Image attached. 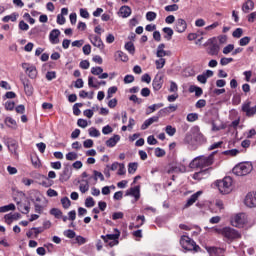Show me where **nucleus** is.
<instances>
[{
  "label": "nucleus",
  "mask_w": 256,
  "mask_h": 256,
  "mask_svg": "<svg viewBox=\"0 0 256 256\" xmlns=\"http://www.w3.org/2000/svg\"><path fill=\"white\" fill-rule=\"evenodd\" d=\"M217 152L214 151L212 152L209 156H199L196 158H193V160L190 162V167L191 168H205V167H210V165H213L214 163V155Z\"/></svg>",
  "instance_id": "nucleus-1"
},
{
  "label": "nucleus",
  "mask_w": 256,
  "mask_h": 256,
  "mask_svg": "<svg viewBox=\"0 0 256 256\" xmlns=\"http://www.w3.org/2000/svg\"><path fill=\"white\" fill-rule=\"evenodd\" d=\"M179 244L182 249L188 252H199L201 250L200 246L196 244L195 240L189 238L186 235L180 237Z\"/></svg>",
  "instance_id": "nucleus-2"
},
{
  "label": "nucleus",
  "mask_w": 256,
  "mask_h": 256,
  "mask_svg": "<svg viewBox=\"0 0 256 256\" xmlns=\"http://www.w3.org/2000/svg\"><path fill=\"white\" fill-rule=\"evenodd\" d=\"M253 171V165L251 162H242L233 168V173L238 177H243L250 174Z\"/></svg>",
  "instance_id": "nucleus-3"
},
{
  "label": "nucleus",
  "mask_w": 256,
  "mask_h": 256,
  "mask_svg": "<svg viewBox=\"0 0 256 256\" xmlns=\"http://www.w3.org/2000/svg\"><path fill=\"white\" fill-rule=\"evenodd\" d=\"M233 180L230 176L224 177L222 180L216 181V186L222 194H229L232 191Z\"/></svg>",
  "instance_id": "nucleus-4"
},
{
  "label": "nucleus",
  "mask_w": 256,
  "mask_h": 256,
  "mask_svg": "<svg viewBox=\"0 0 256 256\" xmlns=\"http://www.w3.org/2000/svg\"><path fill=\"white\" fill-rule=\"evenodd\" d=\"M208 47V54L210 56H217L219 51L221 50V47L218 45L217 38L212 37L207 40Z\"/></svg>",
  "instance_id": "nucleus-5"
},
{
  "label": "nucleus",
  "mask_w": 256,
  "mask_h": 256,
  "mask_svg": "<svg viewBox=\"0 0 256 256\" xmlns=\"http://www.w3.org/2000/svg\"><path fill=\"white\" fill-rule=\"evenodd\" d=\"M222 235L229 240H236L241 237L240 233L231 227H224L221 231Z\"/></svg>",
  "instance_id": "nucleus-6"
},
{
  "label": "nucleus",
  "mask_w": 256,
  "mask_h": 256,
  "mask_svg": "<svg viewBox=\"0 0 256 256\" xmlns=\"http://www.w3.org/2000/svg\"><path fill=\"white\" fill-rule=\"evenodd\" d=\"M246 222L247 218L245 213H238L231 220L232 226L236 228H243Z\"/></svg>",
  "instance_id": "nucleus-7"
},
{
  "label": "nucleus",
  "mask_w": 256,
  "mask_h": 256,
  "mask_svg": "<svg viewBox=\"0 0 256 256\" xmlns=\"http://www.w3.org/2000/svg\"><path fill=\"white\" fill-rule=\"evenodd\" d=\"M21 67L25 70L30 79L34 80L37 78L38 71L34 64L22 63Z\"/></svg>",
  "instance_id": "nucleus-8"
},
{
  "label": "nucleus",
  "mask_w": 256,
  "mask_h": 256,
  "mask_svg": "<svg viewBox=\"0 0 256 256\" xmlns=\"http://www.w3.org/2000/svg\"><path fill=\"white\" fill-rule=\"evenodd\" d=\"M5 145L10 153L17 155V151L19 148V144L17 141L13 140L12 138H7L5 141Z\"/></svg>",
  "instance_id": "nucleus-9"
},
{
  "label": "nucleus",
  "mask_w": 256,
  "mask_h": 256,
  "mask_svg": "<svg viewBox=\"0 0 256 256\" xmlns=\"http://www.w3.org/2000/svg\"><path fill=\"white\" fill-rule=\"evenodd\" d=\"M245 206L249 208L256 207V192H250L247 194L244 200Z\"/></svg>",
  "instance_id": "nucleus-10"
},
{
  "label": "nucleus",
  "mask_w": 256,
  "mask_h": 256,
  "mask_svg": "<svg viewBox=\"0 0 256 256\" xmlns=\"http://www.w3.org/2000/svg\"><path fill=\"white\" fill-rule=\"evenodd\" d=\"M178 110V105H173V104H170L169 106L159 110V112L157 113V116L159 118L161 117H165L167 114H170L174 111H177Z\"/></svg>",
  "instance_id": "nucleus-11"
},
{
  "label": "nucleus",
  "mask_w": 256,
  "mask_h": 256,
  "mask_svg": "<svg viewBox=\"0 0 256 256\" xmlns=\"http://www.w3.org/2000/svg\"><path fill=\"white\" fill-rule=\"evenodd\" d=\"M89 40L94 47H97L100 50H103L105 48V44H103L100 36L90 35Z\"/></svg>",
  "instance_id": "nucleus-12"
},
{
  "label": "nucleus",
  "mask_w": 256,
  "mask_h": 256,
  "mask_svg": "<svg viewBox=\"0 0 256 256\" xmlns=\"http://www.w3.org/2000/svg\"><path fill=\"white\" fill-rule=\"evenodd\" d=\"M187 29V22L184 19H177L174 25V31L184 33Z\"/></svg>",
  "instance_id": "nucleus-13"
},
{
  "label": "nucleus",
  "mask_w": 256,
  "mask_h": 256,
  "mask_svg": "<svg viewBox=\"0 0 256 256\" xmlns=\"http://www.w3.org/2000/svg\"><path fill=\"white\" fill-rule=\"evenodd\" d=\"M22 215L19 212H15V213H8L4 215V219L5 222L8 225H11L13 223V221H19V219H21Z\"/></svg>",
  "instance_id": "nucleus-14"
},
{
  "label": "nucleus",
  "mask_w": 256,
  "mask_h": 256,
  "mask_svg": "<svg viewBox=\"0 0 256 256\" xmlns=\"http://www.w3.org/2000/svg\"><path fill=\"white\" fill-rule=\"evenodd\" d=\"M120 236H121L120 230L115 228L114 229V234H107L104 237V241L105 242L115 241V243H120V241H119Z\"/></svg>",
  "instance_id": "nucleus-15"
},
{
  "label": "nucleus",
  "mask_w": 256,
  "mask_h": 256,
  "mask_svg": "<svg viewBox=\"0 0 256 256\" xmlns=\"http://www.w3.org/2000/svg\"><path fill=\"white\" fill-rule=\"evenodd\" d=\"M60 35H61V31H59L58 29H54L50 31L49 42L52 43V45H58Z\"/></svg>",
  "instance_id": "nucleus-16"
},
{
  "label": "nucleus",
  "mask_w": 256,
  "mask_h": 256,
  "mask_svg": "<svg viewBox=\"0 0 256 256\" xmlns=\"http://www.w3.org/2000/svg\"><path fill=\"white\" fill-rule=\"evenodd\" d=\"M186 172V166L183 164H177L175 166H170L167 169L168 174H174V173H185Z\"/></svg>",
  "instance_id": "nucleus-17"
},
{
  "label": "nucleus",
  "mask_w": 256,
  "mask_h": 256,
  "mask_svg": "<svg viewBox=\"0 0 256 256\" xmlns=\"http://www.w3.org/2000/svg\"><path fill=\"white\" fill-rule=\"evenodd\" d=\"M242 111H244L246 113V116L252 117V116H254L256 114V105L251 107V103L250 102H248L246 104H243Z\"/></svg>",
  "instance_id": "nucleus-18"
},
{
  "label": "nucleus",
  "mask_w": 256,
  "mask_h": 256,
  "mask_svg": "<svg viewBox=\"0 0 256 256\" xmlns=\"http://www.w3.org/2000/svg\"><path fill=\"white\" fill-rule=\"evenodd\" d=\"M92 173L93 174L89 177V180L92 181V185H96L98 182V179H100V181H105V176L102 174V172L93 170Z\"/></svg>",
  "instance_id": "nucleus-19"
},
{
  "label": "nucleus",
  "mask_w": 256,
  "mask_h": 256,
  "mask_svg": "<svg viewBox=\"0 0 256 256\" xmlns=\"http://www.w3.org/2000/svg\"><path fill=\"white\" fill-rule=\"evenodd\" d=\"M89 185H93V181H91L89 178L81 180L79 184L80 193H87L89 190Z\"/></svg>",
  "instance_id": "nucleus-20"
},
{
  "label": "nucleus",
  "mask_w": 256,
  "mask_h": 256,
  "mask_svg": "<svg viewBox=\"0 0 256 256\" xmlns=\"http://www.w3.org/2000/svg\"><path fill=\"white\" fill-rule=\"evenodd\" d=\"M164 85V77L163 76H155L154 81H152V87L155 91H159Z\"/></svg>",
  "instance_id": "nucleus-21"
},
{
  "label": "nucleus",
  "mask_w": 256,
  "mask_h": 256,
  "mask_svg": "<svg viewBox=\"0 0 256 256\" xmlns=\"http://www.w3.org/2000/svg\"><path fill=\"white\" fill-rule=\"evenodd\" d=\"M209 256H224V249L217 247H207L206 248Z\"/></svg>",
  "instance_id": "nucleus-22"
},
{
  "label": "nucleus",
  "mask_w": 256,
  "mask_h": 256,
  "mask_svg": "<svg viewBox=\"0 0 256 256\" xmlns=\"http://www.w3.org/2000/svg\"><path fill=\"white\" fill-rule=\"evenodd\" d=\"M126 195L133 196L135 198V201H138L140 199V186L131 187L127 191Z\"/></svg>",
  "instance_id": "nucleus-23"
},
{
  "label": "nucleus",
  "mask_w": 256,
  "mask_h": 256,
  "mask_svg": "<svg viewBox=\"0 0 256 256\" xmlns=\"http://www.w3.org/2000/svg\"><path fill=\"white\" fill-rule=\"evenodd\" d=\"M166 47V45L164 43L160 44L157 48V57H159L160 59L163 57H169L171 55L170 51H166L164 50Z\"/></svg>",
  "instance_id": "nucleus-24"
},
{
  "label": "nucleus",
  "mask_w": 256,
  "mask_h": 256,
  "mask_svg": "<svg viewBox=\"0 0 256 256\" xmlns=\"http://www.w3.org/2000/svg\"><path fill=\"white\" fill-rule=\"evenodd\" d=\"M202 191H198L196 193H194L193 195L190 196V198H188L185 208L191 207L193 206L196 201L199 199V197L201 196Z\"/></svg>",
  "instance_id": "nucleus-25"
},
{
  "label": "nucleus",
  "mask_w": 256,
  "mask_h": 256,
  "mask_svg": "<svg viewBox=\"0 0 256 256\" xmlns=\"http://www.w3.org/2000/svg\"><path fill=\"white\" fill-rule=\"evenodd\" d=\"M160 117L158 115L148 118L144 121V123L141 126L142 130H146L150 125H153L154 123H157L159 121Z\"/></svg>",
  "instance_id": "nucleus-26"
},
{
  "label": "nucleus",
  "mask_w": 256,
  "mask_h": 256,
  "mask_svg": "<svg viewBox=\"0 0 256 256\" xmlns=\"http://www.w3.org/2000/svg\"><path fill=\"white\" fill-rule=\"evenodd\" d=\"M160 117L158 115L148 118L144 121V123L141 126L142 130H146L150 125H153L154 123H157L159 121Z\"/></svg>",
  "instance_id": "nucleus-27"
},
{
  "label": "nucleus",
  "mask_w": 256,
  "mask_h": 256,
  "mask_svg": "<svg viewBox=\"0 0 256 256\" xmlns=\"http://www.w3.org/2000/svg\"><path fill=\"white\" fill-rule=\"evenodd\" d=\"M120 140H121V136L115 134L113 137H110V139H108L105 144L108 148H114L116 144L119 143Z\"/></svg>",
  "instance_id": "nucleus-28"
},
{
  "label": "nucleus",
  "mask_w": 256,
  "mask_h": 256,
  "mask_svg": "<svg viewBox=\"0 0 256 256\" xmlns=\"http://www.w3.org/2000/svg\"><path fill=\"white\" fill-rule=\"evenodd\" d=\"M100 85H107V82L105 80H102L97 82V84H94V76H88V86L90 88L98 89Z\"/></svg>",
  "instance_id": "nucleus-29"
},
{
  "label": "nucleus",
  "mask_w": 256,
  "mask_h": 256,
  "mask_svg": "<svg viewBox=\"0 0 256 256\" xmlns=\"http://www.w3.org/2000/svg\"><path fill=\"white\" fill-rule=\"evenodd\" d=\"M254 6H255V4H254V1H253V0H247V1L244 3V5H243L242 10H243V12H244L245 14H247V13H249L250 11H253Z\"/></svg>",
  "instance_id": "nucleus-30"
},
{
  "label": "nucleus",
  "mask_w": 256,
  "mask_h": 256,
  "mask_svg": "<svg viewBox=\"0 0 256 256\" xmlns=\"http://www.w3.org/2000/svg\"><path fill=\"white\" fill-rule=\"evenodd\" d=\"M209 176V170L208 169H205L203 171H200V172H195L193 174V179L195 180H201V179H205Z\"/></svg>",
  "instance_id": "nucleus-31"
},
{
  "label": "nucleus",
  "mask_w": 256,
  "mask_h": 256,
  "mask_svg": "<svg viewBox=\"0 0 256 256\" xmlns=\"http://www.w3.org/2000/svg\"><path fill=\"white\" fill-rule=\"evenodd\" d=\"M194 140L199 145H203L207 143V138H205L204 135L199 131L194 134Z\"/></svg>",
  "instance_id": "nucleus-32"
},
{
  "label": "nucleus",
  "mask_w": 256,
  "mask_h": 256,
  "mask_svg": "<svg viewBox=\"0 0 256 256\" xmlns=\"http://www.w3.org/2000/svg\"><path fill=\"white\" fill-rule=\"evenodd\" d=\"M136 221L137 222H140L141 221V223H138L137 225H135V224H130V226H129V229L130 230H133V229H138V228H140L143 224H144V222H145V217H144V215H138L137 216V218H136Z\"/></svg>",
  "instance_id": "nucleus-33"
},
{
  "label": "nucleus",
  "mask_w": 256,
  "mask_h": 256,
  "mask_svg": "<svg viewBox=\"0 0 256 256\" xmlns=\"http://www.w3.org/2000/svg\"><path fill=\"white\" fill-rule=\"evenodd\" d=\"M17 207L19 212L25 215H27L31 210V207H29V205H26L25 203H22V202H18Z\"/></svg>",
  "instance_id": "nucleus-34"
},
{
  "label": "nucleus",
  "mask_w": 256,
  "mask_h": 256,
  "mask_svg": "<svg viewBox=\"0 0 256 256\" xmlns=\"http://www.w3.org/2000/svg\"><path fill=\"white\" fill-rule=\"evenodd\" d=\"M18 17H19V13L14 12L11 15L4 16L2 18V22L4 23H8L9 21L15 22L17 21Z\"/></svg>",
  "instance_id": "nucleus-35"
},
{
  "label": "nucleus",
  "mask_w": 256,
  "mask_h": 256,
  "mask_svg": "<svg viewBox=\"0 0 256 256\" xmlns=\"http://www.w3.org/2000/svg\"><path fill=\"white\" fill-rule=\"evenodd\" d=\"M119 14L122 18H127L131 15V8L128 6H122L119 10Z\"/></svg>",
  "instance_id": "nucleus-36"
},
{
  "label": "nucleus",
  "mask_w": 256,
  "mask_h": 256,
  "mask_svg": "<svg viewBox=\"0 0 256 256\" xmlns=\"http://www.w3.org/2000/svg\"><path fill=\"white\" fill-rule=\"evenodd\" d=\"M189 92L195 93V97H201L203 95V90L196 85H191L189 87Z\"/></svg>",
  "instance_id": "nucleus-37"
},
{
  "label": "nucleus",
  "mask_w": 256,
  "mask_h": 256,
  "mask_svg": "<svg viewBox=\"0 0 256 256\" xmlns=\"http://www.w3.org/2000/svg\"><path fill=\"white\" fill-rule=\"evenodd\" d=\"M164 104L163 103H159V104H152L150 106H148L147 110H146V114L149 115L155 111H157L160 108H163Z\"/></svg>",
  "instance_id": "nucleus-38"
},
{
  "label": "nucleus",
  "mask_w": 256,
  "mask_h": 256,
  "mask_svg": "<svg viewBox=\"0 0 256 256\" xmlns=\"http://www.w3.org/2000/svg\"><path fill=\"white\" fill-rule=\"evenodd\" d=\"M163 33L165 34L164 35V39H166L167 41H170L172 39V36L174 34L172 28L170 27H164L162 29Z\"/></svg>",
  "instance_id": "nucleus-39"
},
{
  "label": "nucleus",
  "mask_w": 256,
  "mask_h": 256,
  "mask_svg": "<svg viewBox=\"0 0 256 256\" xmlns=\"http://www.w3.org/2000/svg\"><path fill=\"white\" fill-rule=\"evenodd\" d=\"M25 93L28 97H31L34 93V88L31 86V84L27 81L23 83Z\"/></svg>",
  "instance_id": "nucleus-40"
},
{
  "label": "nucleus",
  "mask_w": 256,
  "mask_h": 256,
  "mask_svg": "<svg viewBox=\"0 0 256 256\" xmlns=\"http://www.w3.org/2000/svg\"><path fill=\"white\" fill-rule=\"evenodd\" d=\"M124 49H126L132 56L136 53L135 45L131 41L127 42L126 45H124Z\"/></svg>",
  "instance_id": "nucleus-41"
},
{
  "label": "nucleus",
  "mask_w": 256,
  "mask_h": 256,
  "mask_svg": "<svg viewBox=\"0 0 256 256\" xmlns=\"http://www.w3.org/2000/svg\"><path fill=\"white\" fill-rule=\"evenodd\" d=\"M115 57L120 59L122 62H127L129 60L128 55L121 50L116 51Z\"/></svg>",
  "instance_id": "nucleus-42"
},
{
  "label": "nucleus",
  "mask_w": 256,
  "mask_h": 256,
  "mask_svg": "<svg viewBox=\"0 0 256 256\" xmlns=\"http://www.w3.org/2000/svg\"><path fill=\"white\" fill-rule=\"evenodd\" d=\"M88 134L91 138H99L101 133L99 132L98 129L94 128V127H91L89 128L88 130Z\"/></svg>",
  "instance_id": "nucleus-43"
},
{
  "label": "nucleus",
  "mask_w": 256,
  "mask_h": 256,
  "mask_svg": "<svg viewBox=\"0 0 256 256\" xmlns=\"http://www.w3.org/2000/svg\"><path fill=\"white\" fill-rule=\"evenodd\" d=\"M239 153L240 151L238 149H230L222 152L223 155L229 157H236Z\"/></svg>",
  "instance_id": "nucleus-44"
},
{
  "label": "nucleus",
  "mask_w": 256,
  "mask_h": 256,
  "mask_svg": "<svg viewBox=\"0 0 256 256\" xmlns=\"http://www.w3.org/2000/svg\"><path fill=\"white\" fill-rule=\"evenodd\" d=\"M14 210H15V205L13 203L0 207V213H6Z\"/></svg>",
  "instance_id": "nucleus-45"
},
{
  "label": "nucleus",
  "mask_w": 256,
  "mask_h": 256,
  "mask_svg": "<svg viewBox=\"0 0 256 256\" xmlns=\"http://www.w3.org/2000/svg\"><path fill=\"white\" fill-rule=\"evenodd\" d=\"M138 169V163L137 162H131L128 165V173L129 174H135Z\"/></svg>",
  "instance_id": "nucleus-46"
},
{
  "label": "nucleus",
  "mask_w": 256,
  "mask_h": 256,
  "mask_svg": "<svg viewBox=\"0 0 256 256\" xmlns=\"http://www.w3.org/2000/svg\"><path fill=\"white\" fill-rule=\"evenodd\" d=\"M165 133L170 136L173 137L176 133H177V129H175L174 127H172L171 125H167L165 127Z\"/></svg>",
  "instance_id": "nucleus-47"
},
{
  "label": "nucleus",
  "mask_w": 256,
  "mask_h": 256,
  "mask_svg": "<svg viewBox=\"0 0 256 256\" xmlns=\"http://www.w3.org/2000/svg\"><path fill=\"white\" fill-rule=\"evenodd\" d=\"M50 215L54 216L56 219H61L63 212L57 208L50 210Z\"/></svg>",
  "instance_id": "nucleus-48"
},
{
  "label": "nucleus",
  "mask_w": 256,
  "mask_h": 256,
  "mask_svg": "<svg viewBox=\"0 0 256 256\" xmlns=\"http://www.w3.org/2000/svg\"><path fill=\"white\" fill-rule=\"evenodd\" d=\"M199 119V115L197 113H190L187 115V121L190 123H194Z\"/></svg>",
  "instance_id": "nucleus-49"
},
{
  "label": "nucleus",
  "mask_w": 256,
  "mask_h": 256,
  "mask_svg": "<svg viewBox=\"0 0 256 256\" xmlns=\"http://www.w3.org/2000/svg\"><path fill=\"white\" fill-rule=\"evenodd\" d=\"M64 236L69 238V239H73V238H76V232L72 229H68V230H65L63 232Z\"/></svg>",
  "instance_id": "nucleus-50"
},
{
  "label": "nucleus",
  "mask_w": 256,
  "mask_h": 256,
  "mask_svg": "<svg viewBox=\"0 0 256 256\" xmlns=\"http://www.w3.org/2000/svg\"><path fill=\"white\" fill-rule=\"evenodd\" d=\"M87 242V240L82 237V236H76L75 237V241H74V244H77L78 246H83L85 245Z\"/></svg>",
  "instance_id": "nucleus-51"
},
{
  "label": "nucleus",
  "mask_w": 256,
  "mask_h": 256,
  "mask_svg": "<svg viewBox=\"0 0 256 256\" xmlns=\"http://www.w3.org/2000/svg\"><path fill=\"white\" fill-rule=\"evenodd\" d=\"M65 159L68 161H75L78 159V154L76 152H69L65 155Z\"/></svg>",
  "instance_id": "nucleus-52"
},
{
  "label": "nucleus",
  "mask_w": 256,
  "mask_h": 256,
  "mask_svg": "<svg viewBox=\"0 0 256 256\" xmlns=\"http://www.w3.org/2000/svg\"><path fill=\"white\" fill-rule=\"evenodd\" d=\"M164 10L166 12H176L179 10V5L177 4L167 5L165 6Z\"/></svg>",
  "instance_id": "nucleus-53"
},
{
  "label": "nucleus",
  "mask_w": 256,
  "mask_h": 256,
  "mask_svg": "<svg viewBox=\"0 0 256 256\" xmlns=\"http://www.w3.org/2000/svg\"><path fill=\"white\" fill-rule=\"evenodd\" d=\"M116 92H117L116 86L108 88L106 99H111L113 97V95L116 94Z\"/></svg>",
  "instance_id": "nucleus-54"
},
{
  "label": "nucleus",
  "mask_w": 256,
  "mask_h": 256,
  "mask_svg": "<svg viewBox=\"0 0 256 256\" xmlns=\"http://www.w3.org/2000/svg\"><path fill=\"white\" fill-rule=\"evenodd\" d=\"M155 63H156V69L157 70H161V69H163L165 67L166 59L160 58Z\"/></svg>",
  "instance_id": "nucleus-55"
},
{
  "label": "nucleus",
  "mask_w": 256,
  "mask_h": 256,
  "mask_svg": "<svg viewBox=\"0 0 256 256\" xmlns=\"http://www.w3.org/2000/svg\"><path fill=\"white\" fill-rule=\"evenodd\" d=\"M233 50H235V45L229 44L228 46H225L222 50V53L224 55L230 54Z\"/></svg>",
  "instance_id": "nucleus-56"
},
{
  "label": "nucleus",
  "mask_w": 256,
  "mask_h": 256,
  "mask_svg": "<svg viewBox=\"0 0 256 256\" xmlns=\"http://www.w3.org/2000/svg\"><path fill=\"white\" fill-rule=\"evenodd\" d=\"M85 207L92 208L95 207V200L93 197H88L85 200Z\"/></svg>",
  "instance_id": "nucleus-57"
},
{
  "label": "nucleus",
  "mask_w": 256,
  "mask_h": 256,
  "mask_svg": "<svg viewBox=\"0 0 256 256\" xmlns=\"http://www.w3.org/2000/svg\"><path fill=\"white\" fill-rule=\"evenodd\" d=\"M156 18H157L156 12H154V11H148V12L146 13V19H147L149 22L154 21Z\"/></svg>",
  "instance_id": "nucleus-58"
},
{
  "label": "nucleus",
  "mask_w": 256,
  "mask_h": 256,
  "mask_svg": "<svg viewBox=\"0 0 256 256\" xmlns=\"http://www.w3.org/2000/svg\"><path fill=\"white\" fill-rule=\"evenodd\" d=\"M103 72L102 67L96 66L91 68V74L94 76H99Z\"/></svg>",
  "instance_id": "nucleus-59"
},
{
  "label": "nucleus",
  "mask_w": 256,
  "mask_h": 256,
  "mask_svg": "<svg viewBox=\"0 0 256 256\" xmlns=\"http://www.w3.org/2000/svg\"><path fill=\"white\" fill-rule=\"evenodd\" d=\"M61 204L64 209H68L71 206V201L68 197L61 198Z\"/></svg>",
  "instance_id": "nucleus-60"
},
{
  "label": "nucleus",
  "mask_w": 256,
  "mask_h": 256,
  "mask_svg": "<svg viewBox=\"0 0 256 256\" xmlns=\"http://www.w3.org/2000/svg\"><path fill=\"white\" fill-rule=\"evenodd\" d=\"M130 101H133L135 104L137 105H141L143 103V99L142 98H138L137 95L133 94L129 97Z\"/></svg>",
  "instance_id": "nucleus-61"
},
{
  "label": "nucleus",
  "mask_w": 256,
  "mask_h": 256,
  "mask_svg": "<svg viewBox=\"0 0 256 256\" xmlns=\"http://www.w3.org/2000/svg\"><path fill=\"white\" fill-rule=\"evenodd\" d=\"M251 42V37L244 36L243 38H240L239 40V46H246L248 43Z\"/></svg>",
  "instance_id": "nucleus-62"
},
{
  "label": "nucleus",
  "mask_w": 256,
  "mask_h": 256,
  "mask_svg": "<svg viewBox=\"0 0 256 256\" xmlns=\"http://www.w3.org/2000/svg\"><path fill=\"white\" fill-rule=\"evenodd\" d=\"M155 155L158 158L164 157L166 155V151L163 148L157 147L155 149Z\"/></svg>",
  "instance_id": "nucleus-63"
},
{
  "label": "nucleus",
  "mask_w": 256,
  "mask_h": 256,
  "mask_svg": "<svg viewBox=\"0 0 256 256\" xmlns=\"http://www.w3.org/2000/svg\"><path fill=\"white\" fill-rule=\"evenodd\" d=\"M242 35H243V29H242V28H237V29H235L234 32H233V34H232V36H233L234 38H237V39L241 38Z\"/></svg>",
  "instance_id": "nucleus-64"
}]
</instances>
